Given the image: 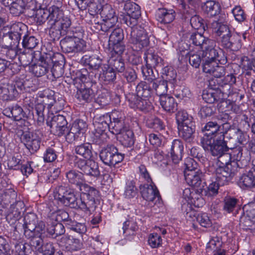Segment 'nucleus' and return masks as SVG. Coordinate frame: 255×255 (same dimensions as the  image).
Segmentation results:
<instances>
[{
	"instance_id": "1",
	"label": "nucleus",
	"mask_w": 255,
	"mask_h": 255,
	"mask_svg": "<svg viewBox=\"0 0 255 255\" xmlns=\"http://www.w3.org/2000/svg\"><path fill=\"white\" fill-rule=\"evenodd\" d=\"M98 193L96 189L89 186L87 190L81 192L80 197L78 198L72 190L60 185L55 188L54 197L65 206L75 209H79L91 214L97 207L95 197Z\"/></svg>"
},
{
	"instance_id": "2",
	"label": "nucleus",
	"mask_w": 255,
	"mask_h": 255,
	"mask_svg": "<svg viewBox=\"0 0 255 255\" xmlns=\"http://www.w3.org/2000/svg\"><path fill=\"white\" fill-rule=\"evenodd\" d=\"M125 13L122 20L128 26L127 28L129 42L135 45L140 49L149 44V37L143 28L136 25L137 19L141 15L140 7L136 3L126 1L124 5Z\"/></svg>"
},
{
	"instance_id": "3",
	"label": "nucleus",
	"mask_w": 255,
	"mask_h": 255,
	"mask_svg": "<svg viewBox=\"0 0 255 255\" xmlns=\"http://www.w3.org/2000/svg\"><path fill=\"white\" fill-rule=\"evenodd\" d=\"M211 27L216 35L221 37L220 42L224 48L235 51L241 48V35L232 31L228 25L215 20L211 23Z\"/></svg>"
},
{
	"instance_id": "4",
	"label": "nucleus",
	"mask_w": 255,
	"mask_h": 255,
	"mask_svg": "<svg viewBox=\"0 0 255 255\" xmlns=\"http://www.w3.org/2000/svg\"><path fill=\"white\" fill-rule=\"evenodd\" d=\"M205 150L210 151L211 154L217 156L220 161H223L226 158V154L229 148H232V145L228 141L225 140V136L211 140L206 139L201 143Z\"/></svg>"
},
{
	"instance_id": "5",
	"label": "nucleus",
	"mask_w": 255,
	"mask_h": 255,
	"mask_svg": "<svg viewBox=\"0 0 255 255\" xmlns=\"http://www.w3.org/2000/svg\"><path fill=\"white\" fill-rule=\"evenodd\" d=\"M225 165L219 166L216 169V180L219 182L221 185L228 184L232 180L233 177L238 172V168L240 167L239 162L227 161H224ZM224 164V163H223Z\"/></svg>"
},
{
	"instance_id": "6",
	"label": "nucleus",
	"mask_w": 255,
	"mask_h": 255,
	"mask_svg": "<svg viewBox=\"0 0 255 255\" xmlns=\"http://www.w3.org/2000/svg\"><path fill=\"white\" fill-rule=\"evenodd\" d=\"M228 125H220L216 122L210 121L206 124L202 128L201 131L203 136L201 138V143L204 142V139L211 140L215 138L225 136L228 133Z\"/></svg>"
},
{
	"instance_id": "7",
	"label": "nucleus",
	"mask_w": 255,
	"mask_h": 255,
	"mask_svg": "<svg viewBox=\"0 0 255 255\" xmlns=\"http://www.w3.org/2000/svg\"><path fill=\"white\" fill-rule=\"evenodd\" d=\"M125 154L120 153L118 148L113 144H108L104 147L100 152V157L103 162L107 165L112 166L122 162Z\"/></svg>"
},
{
	"instance_id": "8",
	"label": "nucleus",
	"mask_w": 255,
	"mask_h": 255,
	"mask_svg": "<svg viewBox=\"0 0 255 255\" xmlns=\"http://www.w3.org/2000/svg\"><path fill=\"white\" fill-rule=\"evenodd\" d=\"M207 46L204 47L202 53V59L217 61L220 64L227 63V59L222 50L216 47L215 40L211 39L207 41Z\"/></svg>"
},
{
	"instance_id": "9",
	"label": "nucleus",
	"mask_w": 255,
	"mask_h": 255,
	"mask_svg": "<svg viewBox=\"0 0 255 255\" xmlns=\"http://www.w3.org/2000/svg\"><path fill=\"white\" fill-rule=\"evenodd\" d=\"M60 44L65 53L80 52L84 51L86 47V42L75 35L66 36L60 41Z\"/></svg>"
},
{
	"instance_id": "10",
	"label": "nucleus",
	"mask_w": 255,
	"mask_h": 255,
	"mask_svg": "<svg viewBox=\"0 0 255 255\" xmlns=\"http://www.w3.org/2000/svg\"><path fill=\"white\" fill-rule=\"evenodd\" d=\"M31 228H25L24 235L30 240L29 243L32 247H38L43 243L42 235L44 232L45 225L43 222H40Z\"/></svg>"
},
{
	"instance_id": "11",
	"label": "nucleus",
	"mask_w": 255,
	"mask_h": 255,
	"mask_svg": "<svg viewBox=\"0 0 255 255\" xmlns=\"http://www.w3.org/2000/svg\"><path fill=\"white\" fill-rule=\"evenodd\" d=\"M37 62L30 67V71L36 77L46 74L50 69V55L44 53L37 59Z\"/></svg>"
},
{
	"instance_id": "12",
	"label": "nucleus",
	"mask_w": 255,
	"mask_h": 255,
	"mask_svg": "<svg viewBox=\"0 0 255 255\" xmlns=\"http://www.w3.org/2000/svg\"><path fill=\"white\" fill-rule=\"evenodd\" d=\"M48 11H49L50 19L49 35L53 39L59 38V31H55L54 30L56 23L64 15L63 10L58 6L52 5L49 8Z\"/></svg>"
},
{
	"instance_id": "13",
	"label": "nucleus",
	"mask_w": 255,
	"mask_h": 255,
	"mask_svg": "<svg viewBox=\"0 0 255 255\" xmlns=\"http://www.w3.org/2000/svg\"><path fill=\"white\" fill-rule=\"evenodd\" d=\"M21 140L31 154L36 152L40 148V138L36 133L23 132L21 136Z\"/></svg>"
},
{
	"instance_id": "14",
	"label": "nucleus",
	"mask_w": 255,
	"mask_h": 255,
	"mask_svg": "<svg viewBox=\"0 0 255 255\" xmlns=\"http://www.w3.org/2000/svg\"><path fill=\"white\" fill-rule=\"evenodd\" d=\"M185 179L190 186L197 188L198 192H202L206 185L205 178L206 175L200 170H196L195 172H191L185 174Z\"/></svg>"
},
{
	"instance_id": "15",
	"label": "nucleus",
	"mask_w": 255,
	"mask_h": 255,
	"mask_svg": "<svg viewBox=\"0 0 255 255\" xmlns=\"http://www.w3.org/2000/svg\"><path fill=\"white\" fill-rule=\"evenodd\" d=\"M77 167L84 173V174L98 177L100 175L98 163L94 160L88 159L87 160H81L77 163Z\"/></svg>"
},
{
	"instance_id": "16",
	"label": "nucleus",
	"mask_w": 255,
	"mask_h": 255,
	"mask_svg": "<svg viewBox=\"0 0 255 255\" xmlns=\"http://www.w3.org/2000/svg\"><path fill=\"white\" fill-rule=\"evenodd\" d=\"M68 182L78 187L81 192L89 189V186L85 184L83 173L75 170H70L66 173Z\"/></svg>"
},
{
	"instance_id": "17",
	"label": "nucleus",
	"mask_w": 255,
	"mask_h": 255,
	"mask_svg": "<svg viewBox=\"0 0 255 255\" xmlns=\"http://www.w3.org/2000/svg\"><path fill=\"white\" fill-rule=\"evenodd\" d=\"M111 116L112 117V120L110 123L111 132L118 135L128 129L125 123V117L122 113L115 112Z\"/></svg>"
},
{
	"instance_id": "18",
	"label": "nucleus",
	"mask_w": 255,
	"mask_h": 255,
	"mask_svg": "<svg viewBox=\"0 0 255 255\" xmlns=\"http://www.w3.org/2000/svg\"><path fill=\"white\" fill-rule=\"evenodd\" d=\"M93 18L89 20L88 23L91 24V29L95 32H98L100 31L108 32L112 29L117 21V18L114 19H104L103 22H100L101 18L93 17Z\"/></svg>"
},
{
	"instance_id": "19",
	"label": "nucleus",
	"mask_w": 255,
	"mask_h": 255,
	"mask_svg": "<svg viewBox=\"0 0 255 255\" xmlns=\"http://www.w3.org/2000/svg\"><path fill=\"white\" fill-rule=\"evenodd\" d=\"M130 107L132 108H136L141 111L148 112L153 109L152 103L148 98L139 97L135 95H131L128 98Z\"/></svg>"
},
{
	"instance_id": "20",
	"label": "nucleus",
	"mask_w": 255,
	"mask_h": 255,
	"mask_svg": "<svg viewBox=\"0 0 255 255\" xmlns=\"http://www.w3.org/2000/svg\"><path fill=\"white\" fill-rule=\"evenodd\" d=\"M139 190L142 197L148 202H153L156 198H159V191L152 182L141 185Z\"/></svg>"
},
{
	"instance_id": "21",
	"label": "nucleus",
	"mask_w": 255,
	"mask_h": 255,
	"mask_svg": "<svg viewBox=\"0 0 255 255\" xmlns=\"http://www.w3.org/2000/svg\"><path fill=\"white\" fill-rule=\"evenodd\" d=\"M143 58L146 63V66L148 67H154V69L157 70L161 69L164 66L163 59L151 50H148L144 52Z\"/></svg>"
},
{
	"instance_id": "22",
	"label": "nucleus",
	"mask_w": 255,
	"mask_h": 255,
	"mask_svg": "<svg viewBox=\"0 0 255 255\" xmlns=\"http://www.w3.org/2000/svg\"><path fill=\"white\" fill-rule=\"evenodd\" d=\"M111 119V116L108 114L95 117L94 125L97 132L102 134L107 130L110 131Z\"/></svg>"
},
{
	"instance_id": "23",
	"label": "nucleus",
	"mask_w": 255,
	"mask_h": 255,
	"mask_svg": "<svg viewBox=\"0 0 255 255\" xmlns=\"http://www.w3.org/2000/svg\"><path fill=\"white\" fill-rule=\"evenodd\" d=\"M227 110L224 112H221L218 116L217 119L221 121V125H228L229 127L228 129V132L231 129V125L229 123L230 121L232 120L234 114L237 113L239 111V107L235 104L231 103L227 107Z\"/></svg>"
},
{
	"instance_id": "24",
	"label": "nucleus",
	"mask_w": 255,
	"mask_h": 255,
	"mask_svg": "<svg viewBox=\"0 0 255 255\" xmlns=\"http://www.w3.org/2000/svg\"><path fill=\"white\" fill-rule=\"evenodd\" d=\"M24 27L25 25L22 23H14L11 25L10 31L7 32L13 41V45L16 47H18L21 36L25 34Z\"/></svg>"
},
{
	"instance_id": "25",
	"label": "nucleus",
	"mask_w": 255,
	"mask_h": 255,
	"mask_svg": "<svg viewBox=\"0 0 255 255\" xmlns=\"http://www.w3.org/2000/svg\"><path fill=\"white\" fill-rule=\"evenodd\" d=\"M77 93L75 97L81 102L90 103L94 99V94L93 90L86 87L85 84L76 85Z\"/></svg>"
},
{
	"instance_id": "26",
	"label": "nucleus",
	"mask_w": 255,
	"mask_h": 255,
	"mask_svg": "<svg viewBox=\"0 0 255 255\" xmlns=\"http://www.w3.org/2000/svg\"><path fill=\"white\" fill-rule=\"evenodd\" d=\"M179 134L180 137L186 142H192L194 139V133L195 131L194 123L179 126Z\"/></svg>"
},
{
	"instance_id": "27",
	"label": "nucleus",
	"mask_w": 255,
	"mask_h": 255,
	"mask_svg": "<svg viewBox=\"0 0 255 255\" xmlns=\"http://www.w3.org/2000/svg\"><path fill=\"white\" fill-rule=\"evenodd\" d=\"M238 185L243 189L255 187V171H250L240 177Z\"/></svg>"
},
{
	"instance_id": "28",
	"label": "nucleus",
	"mask_w": 255,
	"mask_h": 255,
	"mask_svg": "<svg viewBox=\"0 0 255 255\" xmlns=\"http://www.w3.org/2000/svg\"><path fill=\"white\" fill-rule=\"evenodd\" d=\"M82 60L84 64L89 65L90 68L95 70L102 69V67L106 65L104 63V60L101 57L97 55H84L83 56Z\"/></svg>"
},
{
	"instance_id": "29",
	"label": "nucleus",
	"mask_w": 255,
	"mask_h": 255,
	"mask_svg": "<svg viewBox=\"0 0 255 255\" xmlns=\"http://www.w3.org/2000/svg\"><path fill=\"white\" fill-rule=\"evenodd\" d=\"M157 20L161 23H171L175 18V11L173 9L159 8L156 13Z\"/></svg>"
},
{
	"instance_id": "30",
	"label": "nucleus",
	"mask_w": 255,
	"mask_h": 255,
	"mask_svg": "<svg viewBox=\"0 0 255 255\" xmlns=\"http://www.w3.org/2000/svg\"><path fill=\"white\" fill-rule=\"evenodd\" d=\"M231 150V152L229 153H227L225 154L226 161L230 162L231 161V159H233V161H235L236 162H239L240 166L241 164L244 162L245 163H247V160L245 159V157L243 156V148L241 146H237L236 147H234L232 146V148H230ZM239 168H241L240 166Z\"/></svg>"
},
{
	"instance_id": "31",
	"label": "nucleus",
	"mask_w": 255,
	"mask_h": 255,
	"mask_svg": "<svg viewBox=\"0 0 255 255\" xmlns=\"http://www.w3.org/2000/svg\"><path fill=\"white\" fill-rule=\"evenodd\" d=\"M119 141L125 147H131L135 142L133 132L130 129H127L118 135Z\"/></svg>"
},
{
	"instance_id": "32",
	"label": "nucleus",
	"mask_w": 255,
	"mask_h": 255,
	"mask_svg": "<svg viewBox=\"0 0 255 255\" xmlns=\"http://www.w3.org/2000/svg\"><path fill=\"white\" fill-rule=\"evenodd\" d=\"M3 111L5 115L8 117H12L15 121H20L27 117L23 109L18 105L6 108Z\"/></svg>"
},
{
	"instance_id": "33",
	"label": "nucleus",
	"mask_w": 255,
	"mask_h": 255,
	"mask_svg": "<svg viewBox=\"0 0 255 255\" xmlns=\"http://www.w3.org/2000/svg\"><path fill=\"white\" fill-rule=\"evenodd\" d=\"M238 202L239 200L234 197H226L224 201V210L228 213L236 215L241 210Z\"/></svg>"
},
{
	"instance_id": "34",
	"label": "nucleus",
	"mask_w": 255,
	"mask_h": 255,
	"mask_svg": "<svg viewBox=\"0 0 255 255\" xmlns=\"http://www.w3.org/2000/svg\"><path fill=\"white\" fill-rule=\"evenodd\" d=\"M202 9L208 16H213L220 13L221 6L219 3L214 0H208L202 4Z\"/></svg>"
},
{
	"instance_id": "35",
	"label": "nucleus",
	"mask_w": 255,
	"mask_h": 255,
	"mask_svg": "<svg viewBox=\"0 0 255 255\" xmlns=\"http://www.w3.org/2000/svg\"><path fill=\"white\" fill-rule=\"evenodd\" d=\"M62 242L67 243V245L66 246V249L67 251L71 252L78 251L81 250L83 247V244L81 241L78 239L70 238L68 236H63L61 239Z\"/></svg>"
},
{
	"instance_id": "36",
	"label": "nucleus",
	"mask_w": 255,
	"mask_h": 255,
	"mask_svg": "<svg viewBox=\"0 0 255 255\" xmlns=\"http://www.w3.org/2000/svg\"><path fill=\"white\" fill-rule=\"evenodd\" d=\"M101 0H92L89 2L88 5L89 16L87 17L88 21L93 18V17L99 18V14L102 10L103 5L101 3ZM89 21H88V22Z\"/></svg>"
},
{
	"instance_id": "37",
	"label": "nucleus",
	"mask_w": 255,
	"mask_h": 255,
	"mask_svg": "<svg viewBox=\"0 0 255 255\" xmlns=\"http://www.w3.org/2000/svg\"><path fill=\"white\" fill-rule=\"evenodd\" d=\"M90 73H88L87 70L85 68L78 70L76 73V77L73 79V84L76 87V85L80 86L85 83H88L92 79V77Z\"/></svg>"
},
{
	"instance_id": "38",
	"label": "nucleus",
	"mask_w": 255,
	"mask_h": 255,
	"mask_svg": "<svg viewBox=\"0 0 255 255\" xmlns=\"http://www.w3.org/2000/svg\"><path fill=\"white\" fill-rule=\"evenodd\" d=\"M137 97L149 98L152 93V89L150 84L145 81H141L136 87Z\"/></svg>"
},
{
	"instance_id": "39",
	"label": "nucleus",
	"mask_w": 255,
	"mask_h": 255,
	"mask_svg": "<svg viewBox=\"0 0 255 255\" xmlns=\"http://www.w3.org/2000/svg\"><path fill=\"white\" fill-rule=\"evenodd\" d=\"M160 103L163 109L169 112H174L176 110L177 103L175 99L168 95L159 98Z\"/></svg>"
},
{
	"instance_id": "40",
	"label": "nucleus",
	"mask_w": 255,
	"mask_h": 255,
	"mask_svg": "<svg viewBox=\"0 0 255 255\" xmlns=\"http://www.w3.org/2000/svg\"><path fill=\"white\" fill-rule=\"evenodd\" d=\"M92 145L86 142L75 146L74 150L76 154L85 159H90L92 156Z\"/></svg>"
},
{
	"instance_id": "41",
	"label": "nucleus",
	"mask_w": 255,
	"mask_h": 255,
	"mask_svg": "<svg viewBox=\"0 0 255 255\" xmlns=\"http://www.w3.org/2000/svg\"><path fill=\"white\" fill-rule=\"evenodd\" d=\"M71 25V21L70 19L68 16L64 15L56 23L55 29L54 31H59V36L62 35H64L67 34Z\"/></svg>"
},
{
	"instance_id": "42",
	"label": "nucleus",
	"mask_w": 255,
	"mask_h": 255,
	"mask_svg": "<svg viewBox=\"0 0 255 255\" xmlns=\"http://www.w3.org/2000/svg\"><path fill=\"white\" fill-rule=\"evenodd\" d=\"M17 96V92L12 85L0 87V97L3 100H11Z\"/></svg>"
},
{
	"instance_id": "43",
	"label": "nucleus",
	"mask_w": 255,
	"mask_h": 255,
	"mask_svg": "<svg viewBox=\"0 0 255 255\" xmlns=\"http://www.w3.org/2000/svg\"><path fill=\"white\" fill-rule=\"evenodd\" d=\"M211 40V39L205 37L203 34L199 32L192 33L190 35L189 41L193 45L203 49L204 47L207 46V41Z\"/></svg>"
},
{
	"instance_id": "44",
	"label": "nucleus",
	"mask_w": 255,
	"mask_h": 255,
	"mask_svg": "<svg viewBox=\"0 0 255 255\" xmlns=\"http://www.w3.org/2000/svg\"><path fill=\"white\" fill-rule=\"evenodd\" d=\"M47 231L53 238L64 234L65 232L64 225L57 221L52 222L50 225H48Z\"/></svg>"
},
{
	"instance_id": "45",
	"label": "nucleus",
	"mask_w": 255,
	"mask_h": 255,
	"mask_svg": "<svg viewBox=\"0 0 255 255\" xmlns=\"http://www.w3.org/2000/svg\"><path fill=\"white\" fill-rule=\"evenodd\" d=\"M107 65L110 68L118 72H123L125 70V63L121 56H112Z\"/></svg>"
},
{
	"instance_id": "46",
	"label": "nucleus",
	"mask_w": 255,
	"mask_h": 255,
	"mask_svg": "<svg viewBox=\"0 0 255 255\" xmlns=\"http://www.w3.org/2000/svg\"><path fill=\"white\" fill-rule=\"evenodd\" d=\"M162 77L163 81L174 84L176 81V71L171 66H165L162 68Z\"/></svg>"
},
{
	"instance_id": "47",
	"label": "nucleus",
	"mask_w": 255,
	"mask_h": 255,
	"mask_svg": "<svg viewBox=\"0 0 255 255\" xmlns=\"http://www.w3.org/2000/svg\"><path fill=\"white\" fill-rule=\"evenodd\" d=\"M45 106L43 104L38 103L35 106L32 111L33 119L36 121L38 125H41L44 121Z\"/></svg>"
},
{
	"instance_id": "48",
	"label": "nucleus",
	"mask_w": 255,
	"mask_h": 255,
	"mask_svg": "<svg viewBox=\"0 0 255 255\" xmlns=\"http://www.w3.org/2000/svg\"><path fill=\"white\" fill-rule=\"evenodd\" d=\"M216 89L209 88L204 90L202 94L203 99L207 103L213 104L215 102L221 101Z\"/></svg>"
},
{
	"instance_id": "49",
	"label": "nucleus",
	"mask_w": 255,
	"mask_h": 255,
	"mask_svg": "<svg viewBox=\"0 0 255 255\" xmlns=\"http://www.w3.org/2000/svg\"><path fill=\"white\" fill-rule=\"evenodd\" d=\"M151 84L152 85V88L155 90L156 95L159 97V98L167 95L168 85L165 81L156 80Z\"/></svg>"
},
{
	"instance_id": "50",
	"label": "nucleus",
	"mask_w": 255,
	"mask_h": 255,
	"mask_svg": "<svg viewBox=\"0 0 255 255\" xmlns=\"http://www.w3.org/2000/svg\"><path fill=\"white\" fill-rule=\"evenodd\" d=\"M47 125L50 128H57V126L62 125H67V122L64 116L61 115L52 116V117H49L47 120Z\"/></svg>"
},
{
	"instance_id": "51",
	"label": "nucleus",
	"mask_w": 255,
	"mask_h": 255,
	"mask_svg": "<svg viewBox=\"0 0 255 255\" xmlns=\"http://www.w3.org/2000/svg\"><path fill=\"white\" fill-rule=\"evenodd\" d=\"M49 11L48 9L40 8L36 10L35 21L38 25H42L45 22L50 26Z\"/></svg>"
},
{
	"instance_id": "52",
	"label": "nucleus",
	"mask_w": 255,
	"mask_h": 255,
	"mask_svg": "<svg viewBox=\"0 0 255 255\" xmlns=\"http://www.w3.org/2000/svg\"><path fill=\"white\" fill-rule=\"evenodd\" d=\"M176 122L178 126L193 124V118L184 111H179L176 115Z\"/></svg>"
},
{
	"instance_id": "53",
	"label": "nucleus",
	"mask_w": 255,
	"mask_h": 255,
	"mask_svg": "<svg viewBox=\"0 0 255 255\" xmlns=\"http://www.w3.org/2000/svg\"><path fill=\"white\" fill-rule=\"evenodd\" d=\"M124 34L123 30L120 28L114 29L109 36V45L123 41Z\"/></svg>"
},
{
	"instance_id": "54",
	"label": "nucleus",
	"mask_w": 255,
	"mask_h": 255,
	"mask_svg": "<svg viewBox=\"0 0 255 255\" xmlns=\"http://www.w3.org/2000/svg\"><path fill=\"white\" fill-rule=\"evenodd\" d=\"M10 6V13L13 16H19L23 12L24 6L22 0H15Z\"/></svg>"
},
{
	"instance_id": "55",
	"label": "nucleus",
	"mask_w": 255,
	"mask_h": 255,
	"mask_svg": "<svg viewBox=\"0 0 255 255\" xmlns=\"http://www.w3.org/2000/svg\"><path fill=\"white\" fill-rule=\"evenodd\" d=\"M87 124L83 120H79L75 121L71 128H73V131L76 132L80 137L83 136L87 128Z\"/></svg>"
},
{
	"instance_id": "56",
	"label": "nucleus",
	"mask_w": 255,
	"mask_h": 255,
	"mask_svg": "<svg viewBox=\"0 0 255 255\" xmlns=\"http://www.w3.org/2000/svg\"><path fill=\"white\" fill-rule=\"evenodd\" d=\"M39 252L43 253V255H60L58 253L55 254V249L52 243H43L38 247H34Z\"/></svg>"
},
{
	"instance_id": "57",
	"label": "nucleus",
	"mask_w": 255,
	"mask_h": 255,
	"mask_svg": "<svg viewBox=\"0 0 255 255\" xmlns=\"http://www.w3.org/2000/svg\"><path fill=\"white\" fill-rule=\"evenodd\" d=\"M101 17L104 19H114L117 18L115 15V12L111 5L106 4L103 6L101 11H100Z\"/></svg>"
},
{
	"instance_id": "58",
	"label": "nucleus",
	"mask_w": 255,
	"mask_h": 255,
	"mask_svg": "<svg viewBox=\"0 0 255 255\" xmlns=\"http://www.w3.org/2000/svg\"><path fill=\"white\" fill-rule=\"evenodd\" d=\"M23 40L22 42V46L24 48L28 49L35 48L38 43V40L33 36L26 35V32L23 35Z\"/></svg>"
},
{
	"instance_id": "59",
	"label": "nucleus",
	"mask_w": 255,
	"mask_h": 255,
	"mask_svg": "<svg viewBox=\"0 0 255 255\" xmlns=\"http://www.w3.org/2000/svg\"><path fill=\"white\" fill-rule=\"evenodd\" d=\"M191 26L195 29H202L206 30L207 28L206 24L204 23L203 19L198 15H195L190 18Z\"/></svg>"
},
{
	"instance_id": "60",
	"label": "nucleus",
	"mask_w": 255,
	"mask_h": 255,
	"mask_svg": "<svg viewBox=\"0 0 255 255\" xmlns=\"http://www.w3.org/2000/svg\"><path fill=\"white\" fill-rule=\"evenodd\" d=\"M220 64L217 61L202 59V70L207 74H211L217 64Z\"/></svg>"
},
{
	"instance_id": "61",
	"label": "nucleus",
	"mask_w": 255,
	"mask_h": 255,
	"mask_svg": "<svg viewBox=\"0 0 255 255\" xmlns=\"http://www.w3.org/2000/svg\"><path fill=\"white\" fill-rule=\"evenodd\" d=\"M103 77L104 80L107 82L113 81L116 77V72L108 66L106 64L102 67Z\"/></svg>"
},
{
	"instance_id": "62",
	"label": "nucleus",
	"mask_w": 255,
	"mask_h": 255,
	"mask_svg": "<svg viewBox=\"0 0 255 255\" xmlns=\"http://www.w3.org/2000/svg\"><path fill=\"white\" fill-rule=\"evenodd\" d=\"M218 95L220 96L221 101L227 98L231 94V86L227 83L221 86L220 87L215 88Z\"/></svg>"
},
{
	"instance_id": "63",
	"label": "nucleus",
	"mask_w": 255,
	"mask_h": 255,
	"mask_svg": "<svg viewBox=\"0 0 255 255\" xmlns=\"http://www.w3.org/2000/svg\"><path fill=\"white\" fill-rule=\"evenodd\" d=\"M34 56L31 52L20 53L18 56V59L23 67L28 66L32 61Z\"/></svg>"
},
{
	"instance_id": "64",
	"label": "nucleus",
	"mask_w": 255,
	"mask_h": 255,
	"mask_svg": "<svg viewBox=\"0 0 255 255\" xmlns=\"http://www.w3.org/2000/svg\"><path fill=\"white\" fill-rule=\"evenodd\" d=\"M243 210L246 216L255 223V202H251L245 205L243 208Z\"/></svg>"
}]
</instances>
